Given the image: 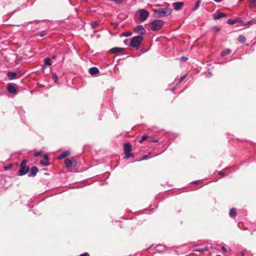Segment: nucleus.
Segmentation results:
<instances>
[{
	"instance_id": "obj_17",
	"label": "nucleus",
	"mask_w": 256,
	"mask_h": 256,
	"mask_svg": "<svg viewBox=\"0 0 256 256\" xmlns=\"http://www.w3.org/2000/svg\"><path fill=\"white\" fill-rule=\"evenodd\" d=\"M17 74L16 72H8L7 76L10 80H14L16 78Z\"/></svg>"
},
{
	"instance_id": "obj_1",
	"label": "nucleus",
	"mask_w": 256,
	"mask_h": 256,
	"mask_svg": "<svg viewBox=\"0 0 256 256\" xmlns=\"http://www.w3.org/2000/svg\"><path fill=\"white\" fill-rule=\"evenodd\" d=\"M171 10L168 8H158L154 10V16L155 18H160L166 16L171 14Z\"/></svg>"
},
{
	"instance_id": "obj_10",
	"label": "nucleus",
	"mask_w": 256,
	"mask_h": 256,
	"mask_svg": "<svg viewBox=\"0 0 256 256\" xmlns=\"http://www.w3.org/2000/svg\"><path fill=\"white\" fill-rule=\"evenodd\" d=\"M184 5L183 2H174L172 4L174 8L176 10H180Z\"/></svg>"
},
{
	"instance_id": "obj_28",
	"label": "nucleus",
	"mask_w": 256,
	"mask_h": 256,
	"mask_svg": "<svg viewBox=\"0 0 256 256\" xmlns=\"http://www.w3.org/2000/svg\"><path fill=\"white\" fill-rule=\"evenodd\" d=\"M200 0H198L196 3L195 6L194 8V10H197L199 8V6H200Z\"/></svg>"
},
{
	"instance_id": "obj_29",
	"label": "nucleus",
	"mask_w": 256,
	"mask_h": 256,
	"mask_svg": "<svg viewBox=\"0 0 256 256\" xmlns=\"http://www.w3.org/2000/svg\"><path fill=\"white\" fill-rule=\"evenodd\" d=\"M111 1L114 2L116 4H121L123 2L124 0H110Z\"/></svg>"
},
{
	"instance_id": "obj_34",
	"label": "nucleus",
	"mask_w": 256,
	"mask_h": 256,
	"mask_svg": "<svg viewBox=\"0 0 256 256\" xmlns=\"http://www.w3.org/2000/svg\"><path fill=\"white\" fill-rule=\"evenodd\" d=\"M148 141L150 142H158V140H151V139H150L148 140Z\"/></svg>"
},
{
	"instance_id": "obj_13",
	"label": "nucleus",
	"mask_w": 256,
	"mask_h": 256,
	"mask_svg": "<svg viewBox=\"0 0 256 256\" xmlns=\"http://www.w3.org/2000/svg\"><path fill=\"white\" fill-rule=\"evenodd\" d=\"M99 72L98 69L96 67H92L89 69V73L92 75H95Z\"/></svg>"
},
{
	"instance_id": "obj_8",
	"label": "nucleus",
	"mask_w": 256,
	"mask_h": 256,
	"mask_svg": "<svg viewBox=\"0 0 256 256\" xmlns=\"http://www.w3.org/2000/svg\"><path fill=\"white\" fill-rule=\"evenodd\" d=\"M134 31L140 34H144L146 30L142 25H138L134 28Z\"/></svg>"
},
{
	"instance_id": "obj_22",
	"label": "nucleus",
	"mask_w": 256,
	"mask_h": 256,
	"mask_svg": "<svg viewBox=\"0 0 256 256\" xmlns=\"http://www.w3.org/2000/svg\"><path fill=\"white\" fill-rule=\"evenodd\" d=\"M238 40L240 42L244 43L246 42V38L244 36L240 35L238 36Z\"/></svg>"
},
{
	"instance_id": "obj_46",
	"label": "nucleus",
	"mask_w": 256,
	"mask_h": 256,
	"mask_svg": "<svg viewBox=\"0 0 256 256\" xmlns=\"http://www.w3.org/2000/svg\"><path fill=\"white\" fill-rule=\"evenodd\" d=\"M194 183L197 184V183H198V182H197V181H196V182H194Z\"/></svg>"
},
{
	"instance_id": "obj_41",
	"label": "nucleus",
	"mask_w": 256,
	"mask_h": 256,
	"mask_svg": "<svg viewBox=\"0 0 256 256\" xmlns=\"http://www.w3.org/2000/svg\"><path fill=\"white\" fill-rule=\"evenodd\" d=\"M206 76L207 77H210L212 76V74L210 72H208Z\"/></svg>"
},
{
	"instance_id": "obj_5",
	"label": "nucleus",
	"mask_w": 256,
	"mask_h": 256,
	"mask_svg": "<svg viewBox=\"0 0 256 256\" xmlns=\"http://www.w3.org/2000/svg\"><path fill=\"white\" fill-rule=\"evenodd\" d=\"M124 152L126 154L125 158H128L130 156H134L132 154L130 153L132 150V146L129 143H126L124 146Z\"/></svg>"
},
{
	"instance_id": "obj_3",
	"label": "nucleus",
	"mask_w": 256,
	"mask_h": 256,
	"mask_svg": "<svg viewBox=\"0 0 256 256\" xmlns=\"http://www.w3.org/2000/svg\"><path fill=\"white\" fill-rule=\"evenodd\" d=\"M164 22L160 20H154L150 22L152 30H160L163 26Z\"/></svg>"
},
{
	"instance_id": "obj_14",
	"label": "nucleus",
	"mask_w": 256,
	"mask_h": 256,
	"mask_svg": "<svg viewBox=\"0 0 256 256\" xmlns=\"http://www.w3.org/2000/svg\"><path fill=\"white\" fill-rule=\"evenodd\" d=\"M8 90L10 94H14L16 92V87L12 84H9L8 86Z\"/></svg>"
},
{
	"instance_id": "obj_15",
	"label": "nucleus",
	"mask_w": 256,
	"mask_h": 256,
	"mask_svg": "<svg viewBox=\"0 0 256 256\" xmlns=\"http://www.w3.org/2000/svg\"><path fill=\"white\" fill-rule=\"evenodd\" d=\"M44 160L41 161L40 162V163L41 164H42L43 166H47L49 164V162H48V157L46 154H44Z\"/></svg>"
},
{
	"instance_id": "obj_7",
	"label": "nucleus",
	"mask_w": 256,
	"mask_h": 256,
	"mask_svg": "<svg viewBox=\"0 0 256 256\" xmlns=\"http://www.w3.org/2000/svg\"><path fill=\"white\" fill-rule=\"evenodd\" d=\"M64 164H66V168L70 169L75 166L76 164V162L75 160L72 161L70 158H66L64 160Z\"/></svg>"
},
{
	"instance_id": "obj_39",
	"label": "nucleus",
	"mask_w": 256,
	"mask_h": 256,
	"mask_svg": "<svg viewBox=\"0 0 256 256\" xmlns=\"http://www.w3.org/2000/svg\"><path fill=\"white\" fill-rule=\"evenodd\" d=\"M219 174L221 175L222 176H225V174H224V173L222 172H218Z\"/></svg>"
},
{
	"instance_id": "obj_21",
	"label": "nucleus",
	"mask_w": 256,
	"mask_h": 256,
	"mask_svg": "<svg viewBox=\"0 0 256 256\" xmlns=\"http://www.w3.org/2000/svg\"><path fill=\"white\" fill-rule=\"evenodd\" d=\"M51 60L49 58H46L44 59V66H50L52 63L50 62Z\"/></svg>"
},
{
	"instance_id": "obj_31",
	"label": "nucleus",
	"mask_w": 256,
	"mask_h": 256,
	"mask_svg": "<svg viewBox=\"0 0 256 256\" xmlns=\"http://www.w3.org/2000/svg\"><path fill=\"white\" fill-rule=\"evenodd\" d=\"M34 156H36V157H38V156H40L42 155V152H35L34 154Z\"/></svg>"
},
{
	"instance_id": "obj_43",
	"label": "nucleus",
	"mask_w": 256,
	"mask_h": 256,
	"mask_svg": "<svg viewBox=\"0 0 256 256\" xmlns=\"http://www.w3.org/2000/svg\"><path fill=\"white\" fill-rule=\"evenodd\" d=\"M240 256H244V253L243 252H240Z\"/></svg>"
},
{
	"instance_id": "obj_45",
	"label": "nucleus",
	"mask_w": 256,
	"mask_h": 256,
	"mask_svg": "<svg viewBox=\"0 0 256 256\" xmlns=\"http://www.w3.org/2000/svg\"><path fill=\"white\" fill-rule=\"evenodd\" d=\"M172 92H174V88H172Z\"/></svg>"
},
{
	"instance_id": "obj_47",
	"label": "nucleus",
	"mask_w": 256,
	"mask_h": 256,
	"mask_svg": "<svg viewBox=\"0 0 256 256\" xmlns=\"http://www.w3.org/2000/svg\"><path fill=\"white\" fill-rule=\"evenodd\" d=\"M220 256V255H217V256Z\"/></svg>"
},
{
	"instance_id": "obj_33",
	"label": "nucleus",
	"mask_w": 256,
	"mask_h": 256,
	"mask_svg": "<svg viewBox=\"0 0 256 256\" xmlns=\"http://www.w3.org/2000/svg\"><path fill=\"white\" fill-rule=\"evenodd\" d=\"M180 59H181L184 62H186V61L188 60V58L186 57H185V56H182L180 58Z\"/></svg>"
},
{
	"instance_id": "obj_9",
	"label": "nucleus",
	"mask_w": 256,
	"mask_h": 256,
	"mask_svg": "<svg viewBox=\"0 0 256 256\" xmlns=\"http://www.w3.org/2000/svg\"><path fill=\"white\" fill-rule=\"evenodd\" d=\"M38 172V168L36 166H33L31 168L30 172L28 173V176H34Z\"/></svg>"
},
{
	"instance_id": "obj_12",
	"label": "nucleus",
	"mask_w": 256,
	"mask_h": 256,
	"mask_svg": "<svg viewBox=\"0 0 256 256\" xmlns=\"http://www.w3.org/2000/svg\"><path fill=\"white\" fill-rule=\"evenodd\" d=\"M123 50H124V48H120L116 47V48H111L110 50V52L112 54H117V53L122 52Z\"/></svg>"
},
{
	"instance_id": "obj_36",
	"label": "nucleus",
	"mask_w": 256,
	"mask_h": 256,
	"mask_svg": "<svg viewBox=\"0 0 256 256\" xmlns=\"http://www.w3.org/2000/svg\"><path fill=\"white\" fill-rule=\"evenodd\" d=\"M88 256V252H84L80 255L79 256Z\"/></svg>"
},
{
	"instance_id": "obj_37",
	"label": "nucleus",
	"mask_w": 256,
	"mask_h": 256,
	"mask_svg": "<svg viewBox=\"0 0 256 256\" xmlns=\"http://www.w3.org/2000/svg\"><path fill=\"white\" fill-rule=\"evenodd\" d=\"M222 249L224 252H226V251H227L226 248L224 246H222Z\"/></svg>"
},
{
	"instance_id": "obj_30",
	"label": "nucleus",
	"mask_w": 256,
	"mask_h": 256,
	"mask_svg": "<svg viewBox=\"0 0 256 256\" xmlns=\"http://www.w3.org/2000/svg\"><path fill=\"white\" fill-rule=\"evenodd\" d=\"M220 30V28L218 26H214L212 28V30L214 32H219Z\"/></svg>"
},
{
	"instance_id": "obj_4",
	"label": "nucleus",
	"mask_w": 256,
	"mask_h": 256,
	"mask_svg": "<svg viewBox=\"0 0 256 256\" xmlns=\"http://www.w3.org/2000/svg\"><path fill=\"white\" fill-rule=\"evenodd\" d=\"M26 160H24L20 164V169L18 170L19 176H23L28 173V167L26 166Z\"/></svg>"
},
{
	"instance_id": "obj_2",
	"label": "nucleus",
	"mask_w": 256,
	"mask_h": 256,
	"mask_svg": "<svg viewBox=\"0 0 256 256\" xmlns=\"http://www.w3.org/2000/svg\"><path fill=\"white\" fill-rule=\"evenodd\" d=\"M143 40L144 38L142 36H135L132 39L130 46L134 48H136L138 49V46L140 44Z\"/></svg>"
},
{
	"instance_id": "obj_40",
	"label": "nucleus",
	"mask_w": 256,
	"mask_h": 256,
	"mask_svg": "<svg viewBox=\"0 0 256 256\" xmlns=\"http://www.w3.org/2000/svg\"><path fill=\"white\" fill-rule=\"evenodd\" d=\"M184 78H185V76H182L180 79V82L182 81Z\"/></svg>"
},
{
	"instance_id": "obj_19",
	"label": "nucleus",
	"mask_w": 256,
	"mask_h": 256,
	"mask_svg": "<svg viewBox=\"0 0 256 256\" xmlns=\"http://www.w3.org/2000/svg\"><path fill=\"white\" fill-rule=\"evenodd\" d=\"M229 215L232 218L236 217V209L234 208H231L229 212Z\"/></svg>"
},
{
	"instance_id": "obj_23",
	"label": "nucleus",
	"mask_w": 256,
	"mask_h": 256,
	"mask_svg": "<svg viewBox=\"0 0 256 256\" xmlns=\"http://www.w3.org/2000/svg\"><path fill=\"white\" fill-rule=\"evenodd\" d=\"M236 22V20L228 19V20L227 21V24L232 25L234 24Z\"/></svg>"
},
{
	"instance_id": "obj_27",
	"label": "nucleus",
	"mask_w": 256,
	"mask_h": 256,
	"mask_svg": "<svg viewBox=\"0 0 256 256\" xmlns=\"http://www.w3.org/2000/svg\"><path fill=\"white\" fill-rule=\"evenodd\" d=\"M99 24V22L97 21L93 22L91 23V26L93 28L98 26Z\"/></svg>"
},
{
	"instance_id": "obj_16",
	"label": "nucleus",
	"mask_w": 256,
	"mask_h": 256,
	"mask_svg": "<svg viewBox=\"0 0 256 256\" xmlns=\"http://www.w3.org/2000/svg\"><path fill=\"white\" fill-rule=\"evenodd\" d=\"M69 154H70V152H68V151H66V152H64L62 153L58 157V159L62 160V159H63V158H65L66 157L68 156Z\"/></svg>"
},
{
	"instance_id": "obj_44",
	"label": "nucleus",
	"mask_w": 256,
	"mask_h": 256,
	"mask_svg": "<svg viewBox=\"0 0 256 256\" xmlns=\"http://www.w3.org/2000/svg\"><path fill=\"white\" fill-rule=\"evenodd\" d=\"M195 250H198V251H202V250H198V249Z\"/></svg>"
},
{
	"instance_id": "obj_25",
	"label": "nucleus",
	"mask_w": 256,
	"mask_h": 256,
	"mask_svg": "<svg viewBox=\"0 0 256 256\" xmlns=\"http://www.w3.org/2000/svg\"><path fill=\"white\" fill-rule=\"evenodd\" d=\"M131 35H132V32H123V33L121 34H120L121 36H126V37L130 36Z\"/></svg>"
},
{
	"instance_id": "obj_38",
	"label": "nucleus",
	"mask_w": 256,
	"mask_h": 256,
	"mask_svg": "<svg viewBox=\"0 0 256 256\" xmlns=\"http://www.w3.org/2000/svg\"><path fill=\"white\" fill-rule=\"evenodd\" d=\"M11 166H12V164H10L9 166H5L4 169L6 170L8 169L9 168H10Z\"/></svg>"
},
{
	"instance_id": "obj_6",
	"label": "nucleus",
	"mask_w": 256,
	"mask_h": 256,
	"mask_svg": "<svg viewBox=\"0 0 256 256\" xmlns=\"http://www.w3.org/2000/svg\"><path fill=\"white\" fill-rule=\"evenodd\" d=\"M149 16L148 12L144 9H142L140 12L139 17L141 21L144 22Z\"/></svg>"
},
{
	"instance_id": "obj_35",
	"label": "nucleus",
	"mask_w": 256,
	"mask_h": 256,
	"mask_svg": "<svg viewBox=\"0 0 256 256\" xmlns=\"http://www.w3.org/2000/svg\"><path fill=\"white\" fill-rule=\"evenodd\" d=\"M148 156L147 155H145V156H142V158L140 159V160H146L148 158Z\"/></svg>"
},
{
	"instance_id": "obj_26",
	"label": "nucleus",
	"mask_w": 256,
	"mask_h": 256,
	"mask_svg": "<svg viewBox=\"0 0 256 256\" xmlns=\"http://www.w3.org/2000/svg\"><path fill=\"white\" fill-rule=\"evenodd\" d=\"M148 138V136L146 135H144L142 137V138L138 141L140 144H142L144 140H146Z\"/></svg>"
},
{
	"instance_id": "obj_42",
	"label": "nucleus",
	"mask_w": 256,
	"mask_h": 256,
	"mask_svg": "<svg viewBox=\"0 0 256 256\" xmlns=\"http://www.w3.org/2000/svg\"><path fill=\"white\" fill-rule=\"evenodd\" d=\"M214 0L216 2H222L223 0Z\"/></svg>"
},
{
	"instance_id": "obj_32",
	"label": "nucleus",
	"mask_w": 256,
	"mask_h": 256,
	"mask_svg": "<svg viewBox=\"0 0 256 256\" xmlns=\"http://www.w3.org/2000/svg\"><path fill=\"white\" fill-rule=\"evenodd\" d=\"M46 33L45 32H42L40 33V36L41 37L44 36H46Z\"/></svg>"
},
{
	"instance_id": "obj_18",
	"label": "nucleus",
	"mask_w": 256,
	"mask_h": 256,
	"mask_svg": "<svg viewBox=\"0 0 256 256\" xmlns=\"http://www.w3.org/2000/svg\"><path fill=\"white\" fill-rule=\"evenodd\" d=\"M256 6V0H249L248 7L250 8H254Z\"/></svg>"
},
{
	"instance_id": "obj_11",
	"label": "nucleus",
	"mask_w": 256,
	"mask_h": 256,
	"mask_svg": "<svg viewBox=\"0 0 256 256\" xmlns=\"http://www.w3.org/2000/svg\"><path fill=\"white\" fill-rule=\"evenodd\" d=\"M226 15L225 14L217 12L214 14L213 18L214 20H218L222 18L226 17Z\"/></svg>"
},
{
	"instance_id": "obj_20",
	"label": "nucleus",
	"mask_w": 256,
	"mask_h": 256,
	"mask_svg": "<svg viewBox=\"0 0 256 256\" xmlns=\"http://www.w3.org/2000/svg\"><path fill=\"white\" fill-rule=\"evenodd\" d=\"M231 52V50L230 49H226L224 50H223L221 52V56H226L228 54H230Z\"/></svg>"
},
{
	"instance_id": "obj_24",
	"label": "nucleus",
	"mask_w": 256,
	"mask_h": 256,
	"mask_svg": "<svg viewBox=\"0 0 256 256\" xmlns=\"http://www.w3.org/2000/svg\"><path fill=\"white\" fill-rule=\"evenodd\" d=\"M52 78L54 80L58 83V76L56 75V73H52Z\"/></svg>"
}]
</instances>
